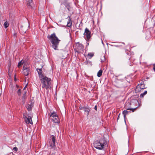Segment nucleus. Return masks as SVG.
Here are the masks:
<instances>
[{
    "label": "nucleus",
    "mask_w": 155,
    "mask_h": 155,
    "mask_svg": "<svg viewBox=\"0 0 155 155\" xmlns=\"http://www.w3.org/2000/svg\"><path fill=\"white\" fill-rule=\"evenodd\" d=\"M47 38L49 39L51 42L52 48L55 50H58V46L60 40L56 36L55 33H54L51 35H48Z\"/></svg>",
    "instance_id": "f257e3e1"
},
{
    "label": "nucleus",
    "mask_w": 155,
    "mask_h": 155,
    "mask_svg": "<svg viewBox=\"0 0 155 155\" xmlns=\"http://www.w3.org/2000/svg\"><path fill=\"white\" fill-rule=\"evenodd\" d=\"M40 80L42 84V87L47 90L51 89V80L50 78H48L46 76H41L40 77Z\"/></svg>",
    "instance_id": "f03ea898"
},
{
    "label": "nucleus",
    "mask_w": 155,
    "mask_h": 155,
    "mask_svg": "<svg viewBox=\"0 0 155 155\" xmlns=\"http://www.w3.org/2000/svg\"><path fill=\"white\" fill-rule=\"evenodd\" d=\"M107 143V141L104 138H103L100 139L99 140H96L93 143V146L96 148L100 150L104 149V146Z\"/></svg>",
    "instance_id": "7ed1b4c3"
},
{
    "label": "nucleus",
    "mask_w": 155,
    "mask_h": 155,
    "mask_svg": "<svg viewBox=\"0 0 155 155\" xmlns=\"http://www.w3.org/2000/svg\"><path fill=\"white\" fill-rule=\"evenodd\" d=\"M84 48L83 45L79 42L76 43L74 46L75 52L78 53H81L83 51Z\"/></svg>",
    "instance_id": "20e7f679"
},
{
    "label": "nucleus",
    "mask_w": 155,
    "mask_h": 155,
    "mask_svg": "<svg viewBox=\"0 0 155 155\" xmlns=\"http://www.w3.org/2000/svg\"><path fill=\"white\" fill-rule=\"evenodd\" d=\"M131 103L129 102L125 104V108L126 110H124L123 112V114L124 115V119H125L126 117V115H127L130 111H127V110H132V112H134L137 108V107H136L134 108H129L127 107V106L130 105Z\"/></svg>",
    "instance_id": "39448f33"
},
{
    "label": "nucleus",
    "mask_w": 155,
    "mask_h": 155,
    "mask_svg": "<svg viewBox=\"0 0 155 155\" xmlns=\"http://www.w3.org/2000/svg\"><path fill=\"white\" fill-rule=\"evenodd\" d=\"M23 117L25 119V121L27 124H33V122L31 116L28 115H26L24 114Z\"/></svg>",
    "instance_id": "423d86ee"
},
{
    "label": "nucleus",
    "mask_w": 155,
    "mask_h": 155,
    "mask_svg": "<svg viewBox=\"0 0 155 155\" xmlns=\"http://www.w3.org/2000/svg\"><path fill=\"white\" fill-rule=\"evenodd\" d=\"M23 73L26 76H28L29 73L30 68L29 67L26 66L25 64L23 67Z\"/></svg>",
    "instance_id": "0eeeda50"
},
{
    "label": "nucleus",
    "mask_w": 155,
    "mask_h": 155,
    "mask_svg": "<svg viewBox=\"0 0 155 155\" xmlns=\"http://www.w3.org/2000/svg\"><path fill=\"white\" fill-rule=\"evenodd\" d=\"M51 139L49 142L50 146L51 148H53L55 145V139L54 136L52 135L50 137Z\"/></svg>",
    "instance_id": "6e6552de"
},
{
    "label": "nucleus",
    "mask_w": 155,
    "mask_h": 155,
    "mask_svg": "<svg viewBox=\"0 0 155 155\" xmlns=\"http://www.w3.org/2000/svg\"><path fill=\"white\" fill-rule=\"evenodd\" d=\"M28 29V25H24L21 26L19 31L22 34L25 33Z\"/></svg>",
    "instance_id": "1a4fd4ad"
},
{
    "label": "nucleus",
    "mask_w": 155,
    "mask_h": 155,
    "mask_svg": "<svg viewBox=\"0 0 155 155\" xmlns=\"http://www.w3.org/2000/svg\"><path fill=\"white\" fill-rule=\"evenodd\" d=\"M91 32L89 29L86 28L85 29V31L84 34V36H86L87 40H89L91 37Z\"/></svg>",
    "instance_id": "9d476101"
},
{
    "label": "nucleus",
    "mask_w": 155,
    "mask_h": 155,
    "mask_svg": "<svg viewBox=\"0 0 155 155\" xmlns=\"http://www.w3.org/2000/svg\"><path fill=\"white\" fill-rule=\"evenodd\" d=\"M27 5L28 8H32L34 6L32 0H27Z\"/></svg>",
    "instance_id": "9b49d317"
},
{
    "label": "nucleus",
    "mask_w": 155,
    "mask_h": 155,
    "mask_svg": "<svg viewBox=\"0 0 155 155\" xmlns=\"http://www.w3.org/2000/svg\"><path fill=\"white\" fill-rule=\"evenodd\" d=\"M115 85L117 87H120L122 85V82L119 80H116L115 82Z\"/></svg>",
    "instance_id": "f8f14e48"
},
{
    "label": "nucleus",
    "mask_w": 155,
    "mask_h": 155,
    "mask_svg": "<svg viewBox=\"0 0 155 155\" xmlns=\"http://www.w3.org/2000/svg\"><path fill=\"white\" fill-rule=\"evenodd\" d=\"M33 106V104L31 102H29L28 104L26 105V107L28 111H30Z\"/></svg>",
    "instance_id": "ddd939ff"
},
{
    "label": "nucleus",
    "mask_w": 155,
    "mask_h": 155,
    "mask_svg": "<svg viewBox=\"0 0 155 155\" xmlns=\"http://www.w3.org/2000/svg\"><path fill=\"white\" fill-rule=\"evenodd\" d=\"M83 110L84 111V113L88 116L89 114V112L90 111V108L88 107L85 106Z\"/></svg>",
    "instance_id": "4468645a"
},
{
    "label": "nucleus",
    "mask_w": 155,
    "mask_h": 155,
    "mask_svg": "<svg viewBox=\"0 0 155 155\" xmlns=\"http://www.w3.org/2000/svg\"><path fill=\"white\" fill-rule=\"evenodd\" d=\"M67 18L68 19V21L67 22V26L71 28V27L72 25L71 20L70 17L69 16H68Z\"/></svg>",
    "instance_id": "2eb2a0df"
},
{
    "label": "nucleus",
    "mask_w": 155,
    "mask_h": 155,
    "mask_svg": "<svg viewBox=\"0 0 155 155\" xmlns=\"http://www.w3.org/2000/svg\"><path fill=\"white\" fill-rule=\"evenodd\" d=\"M145 85H140L139 84L137 86L136 90L137 91H141L140 90L141 89H143L144 88H145L144 87Z\"/></svg>",
    "instance_id": "dca6fc26"
},
{
    "label": "nucleus",
    "mask_w": 155,
    "mask_h": 155,
    "mask_svg": "<svg viewBox=\"0 0 155 155\" xmlns=\"http://www.w3.org/2000/svg\"><path fill=\"white\" fill-rule=\"evenodd\" d=\"M42 67H41V68H37V69H36V70L37 71L38 73V74L39 75V78L40 79V77H41V76H44V75H43V74H42Z\"/></svg>",
    "instance_id": "f3484780"
},
{
    "label": "nucleus",
    "mask_w": 155,
    "mask_h": 155,
    "mask_svg": "<svg viewBox=\"0 0 155 155\" xmlns=\"http://www.w3.org/2000/svg\"><path fill=\"white\" fill-rule=\"evenodd\" d=\"M53 121L55 123H58L59 121V118L57 115L52 118Z\"/></svg>",
    "instance_id": "a211bd4d"
},
{
    "label": "nucleus",
    "mask_w": 155,
    "mask_h": 155,
    "mask_svg": "<svg viewBox=\"0 0 155 155\" xmlns=\"http://www.w3.org/2000/svg\"><path fill=\"white\" fill-rule=\"evenodd\" d=\"M133 56L130 55V54L129 53L127 54L126 57L130 61H132L133 60Z\"/></svg>",
    "instance_id": "6ab92c4d"
},
{
    "label": "nucleus",
    "mask_w": 155,
    "mask_h": 155,
    "mask_svg": "<svg viewBox=\"0 0 155 155\" xmlns=\"http://www.w3.org/2000/svg\"><path fill=\"white\" fill-rule=\"evenodd\" d=\"M24 63V61L23 60H21L20 62H19L18 65V68L20 67Z\"/></svg>",
    "instance_id": "aec40b11"
},
{
    "label": "nucleus",
    "mask_w": 155,
    "mask_h": 155,
    "mask_svg": "<svg viewBox=\"0 0 155 155\" xmlns=\"http://www.w3.org/2000/svg\"><path fill=\"white\" fill-rule=\"evenodd\" d=\"M106 61L105 57L104 55H101V61L102 62H104Z\"/></svg>",
    "instance_id": "412c9836"
},
{
    "label": "nucleus",
    "mask_w": 155,
    "mask_h": 155,
    "mask_svg": "<svg viewBox=\"0 0 155 155\" xmlns=\"http://www.w3.org/2000/svg\"><path fill=\"white\" fill-rule=\"evenodd\" d=\"M102 71L100 70L97 73V76L99 77H100L102 74Z\"/></svg>",
    "instance_id": "4be33fe9"
},
{
    "label": "nucleus",
    "mask_w": 155,
    "mask_h": 155,
    "mask_svg": "<svg viewBox=\"0 0 155 155\" xmlns=\"http://www.w3.org/2000/svg\"><path fill=\"white\" fill-rule=\"evenodd\" d=\"M147 91H145L143 93L141 94L140 95V97H143L144 96L147 94Z\"/></svg>",
    "instance_id": "5701e85b"
},
{
    "label": "nucleus",
    "mask_w": 155,
    "mask_h": 155,
    "mask_svg": "<svg viewBox=\"0 0 155 155\" xmlns=\"http://www.w3.org/2000/svg\"><path fill=\"white\" fill-rule=\"evenodd\" d=\"M57 115L56 114L55 112H53L50 115V117H52L53 118L54 117H55V116H57Z\"/></svg>",
    "instance_id": "b1692460"
},
{
    "label": "nucleus",
    "mask_w": 155,
    "mask_h": 155,
    "mask_svg": "<svg viewBox=\"0 0 155 155\" xmlns=\"http://www.w3.org/2000/svg\"><path fill=\"white\" fill-rule=\"evenodd\" d=\"M64 4L65 6L68 11H70L69 9L70 8V6L69 4L68 3H64Z\"/></svg>",
    "instance_id": "393cba45"
},
{
    "label": "nucleus",
    "mask_w": 155,
    "mask_h": 155,
    "mask_svg": "<svg viewBox=\"0 0 155 155\" xmlns=\"http://www.w3.org/2000/svg\"><path fill=\"white\" fill-rule=\"evenodd\" d=\"M4 25L5 28H7L9 26V23L7 21H6L5 22Z\"/></svg>",
    "instance_id": "a878e982"
},
{
    "label": "nucleus",
    "mask_w": 155,
    "mask_h": 155,
    "mask_svg": "<svg viewBox=\"0 0 155 155\" xmlns=\"http://www.w3.org/2000/svg\"><path fill=\"white\" fill-rule=\"evenodd\" d=\"M17 93L19 96H20L21 94V91L20 89H19L17 91Z\"/></svg>",
    "instance_id": "bb28decb"
},
{
    "label": "nucleus",
    "mask_w": 155,
    "mask_h": 155,
    "mask_svg": "<svg viewBox=\"0 0 155 155\" xmlns=\"http://www.w3.org/2000/svg\"><path fill=\"white\" fill-rule=\"evenodd\" d=\"M94 56V54L92 53H89L88 54V56L90 57V58H91Z\"/></svg>",
    "instance_id": "cd10ccee"
},
{
    "label": "nucleus",
    "mask_w": 155,
    "mask_h": 155,
    "mask_svg": "<svg viewBox=\"0 0 155 155\" xmlns=\"http://www.w3.org/2000/svg\"><path fill=\"white\" fill-rule=\"evenodd\" d=\"M85 106L82 107L81 106L79 107V109L80 110H83Z\"/></svg>",
    "instance_id": "c85d7f7f"
},
{
    "label": "nucleus",
    "mask_w": 155,
    "mask_h": 155,
    "mask_svg": "<svg viewBox=\"0 0 155 155\" xmlns=\"http://www.w3.org/2000/svg\"><path fill=\"white\" fill-rule=\"evenodd\" d=\"M88 63H90L91 62L90 61H86L84 62V64L86 65H87L88 64Z\"/></svg>",
    "instance_id": "c756f323"
},
{
    "label": "nucleus",
    "mask_w": 155,
    "mask_h": 155,
    "mask_svg": "<svg viewBox=\"0 0 155 155\" xmlns=\"http://www.w3.org/2000/svg\"><path fill=\"white\" fill-rule=\"evenodd\" d=\"M26 92H25L24 93V94H23V96H22V98L23 99H25V95H26Z\"/></svg>",
    "instance_id": "7c9ffc66"
},
{
    "label": "nucleus",
    "mask_w": 155,
    "mask_h": 155,
    "mask_svg": "<svg viewBox=\"0 0 155 155\" xmlns=\"http://www.w3.org/2000/svg\"><path fill=\"white\" fill-rule=\"evenodd\" d=\"M13 150L15 151H17L18 149L17 147H14L13 148Z\"/></svg>",
    "instance_id": "2f4dec72"
},
{
    "label": "nucleus",
    "mask_w": 155,
    "mask_h": 155,
    "mask_svg": "<svg viewBox=\"0 0 155 155\" xmlns=\"http://www.w3.org/2000/svg\"><path fill=\"white\" fill-rule=\"evenodd\" d=\"M140 85H143L144 84V82L143 81H142L141 83L139 84Z\"/></svg>",
    "instance_id": "473e14b6"
},
{
    "label": "nucleus",
    "mask_w": 155,
    "mask_h": 155,
    "mask_svg": "<svg viewBox=\"0 0 155 155\" xmlns=\"http://www.w3.org/2000/svg\"><path fill=\"white\" fill-rule=\"evenodd\" d=\"M14 38H15L16 37V33H14Z\"/></svg>",
    "instance_id": "72a5a7b5"
},
{
    "label": "nucleus",
    "mask_w": 155,
    "mask_h": 155,
    "mask_svg": "<svg viewBox=\"0 0 155 155\" xmlns=\"http://www.w3.org/2000/svg\"><path fill=\"white\" fill-rule=\"evenodd\" d=\"M97 105L95 106L94 107V109L97 110Z\"/></svg>",
    "instance_id": "f704fd0d"
},
{
    "label": "nucleus",
    "mask_w": 155,
    "mask_h": 155,
    "mask_svg": "<svg viewBox=\"0 0 155 155\" xmlns=\"http://www.w3.org/2000/svg\"><path fill=\"white\" fill-rule=\"evenodd\" d=\"M153 69L154 70V71L155 72V64H154L153 65Z\"/></svg>",
    "instance_id": "c9c22d12"
},
{
    "label": "nucleus",
    "mask_w": 155,
    "mask_h": 155,
    "mask_svg": "<svg viewBox=\"0 0 155 155\" xmlns=\"http://www.w3.org/2000/svg\"><path fill=\"white\" fill-rule=\"evenodd\" d=\"M149 35H148V36H147L146 37V38H149L150 37V34H149Z\"/></svg>",
    "instance_id": "e433bc0d"
},
{
    "label": "nucleus",
    "mask_w": 155,
    "mask_h": 155,
    "mask_svg": "<svg viewBox=\"0 0 155 155\" xmlns=\"http://www.w3.org/2000/svg\"><path fill=\"white\" fill-rule=\"evenodd\" d=\"M119 115H120V114L119 115L118 117H117V119L118 120L119 119Z\"/></svg>",
    "instance_id": "4c0bfd02"
},
{
    "label": "nucleus",
    "mask_w": 155,
    "mask_h": 155,
    "mask_svg": "<svg viewBox=\"0 0 155 155\" xmlns=\"http://www.w3.org/2000/svg\"><path fill=\"white\" fill-rule=\"evenodd\" d=\"M26 87V86H25V87L24 88V89H25V88Z\"/></svg>",
    "instance_id": "58836bf2"
},
{
    "label": "nucleus",
    "mask_w": 155,
    "mask_h": 155,
    "mask_svg": "<svg viewBox=\"0 0 155 155\" xmlns=\"http://www.w3.org/2000/svg\"><path fill=\"white\" fill-rule=\"evenodd\" d=\"M1 94H0V96H1Z\"/></svg>",
    "instance_id": "ea45409f"
}]
</instances>
